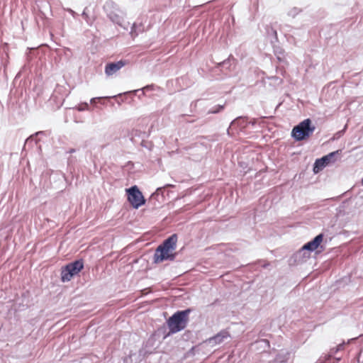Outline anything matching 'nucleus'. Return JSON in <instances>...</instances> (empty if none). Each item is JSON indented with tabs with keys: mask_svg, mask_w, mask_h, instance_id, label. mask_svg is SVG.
Masks as SVG:
<instances>
[{
	"mask_svg": "<svg viewBox=\"0 0 363 363\" xmlns=\"http://www.w3.org/2000/svg\"><path fill=\"white\" fill-rule=\"evenodd\" d=\"M344 345H345L344 343L338 345L335 347V352H337L338 351L343 350V348H344Z\"/></svg>",
	"mask_w": 363,
	"mask_h": 363,
	"instance_id": "obj_28",
	"label": "nucleus"
},
{
	"mask_svg": "<svg viewBox=\"0 0 363 363\" xmlns=\"http://www.w3.org/2000/svg\"><path fill=\"white\" fill-rule=\"evenodd\" d=\"M274 53L275 56L277 57V59L279 62H282L285 61V51L284 50L279 46V45H274Z\"/></svg>",
	"mask_w": 363,
	"mask_h": 363,
	"instance_id": "obj_14",
	"label": "nucleus"
},
{
	"mask_svg": "<svg viewBox=\"0 0 363 363\" xmlns=\"http://www.w3.org/2000/svg\"><path fill=\"white\" fill-rule=\"evenodd\" d=\"M271 79H274L276 81H279L278 84H281L282 82V79L277 77H272Z\"/></svg>",
	"mask_w": 363,
	"mask_h": 363,
	"instance_id": "obj_30",
	"label": "nucleus"
},
{
	"mask_svg": "<svg viewBox=\"0 0 363 363\" xmlns=\"http://www.w3.org/2000/svg\"><path fill=\"white\" fill-rule=\"evenodd\" d=\"M43 131H39V132L35 133V135H40V134H43Z\"/></svg>",
	"mask_w": 363,
	"mask_h": 363,
	"instance_id": "obj_36",
	"label": "nucleus"
},
{
	"mask_svg": "<svg viewBox=\"0 0 363 363\" xmlns=\"http://www.w3.org/2000/svg\"><path fill=\"white\" fill-rule=\"evenodd\" d=\"M166 186H173V185L171 184H167Z\"/></svg>",
	"mask_w": 363,
	"mask_h": 363,
	"instance_id": "obj_37",
	"label": "nucleus"
},
{
	"mask_svg": "<svg viewBox=\"0 0 363 363\" xmlns=\"http://www.w3.org/2000/svg\"><path fill=\"white\" fill-rule=\"evenodd\" d=\"M190 335H191V331H189V330L186 331V332L184 334V336H185V335H186V336H187V337H189Z\"/></svg>",
	"mask_w": 363,
	"mask_h": 363,
	"instance_id": "obj_35",
	"label": "nucleus"
},
{
	"mask_svg": "<svg viewBox=\"0 0 363 363\" xmlns=\"http://www.w3.org/2000/svg\"><path fill=\"white\" fill-rule=\"evenodd\" d=\"M123 96V94H119L116 96H108V97H94V98H92L91 100H90V103L91 104H94L96 101H100L103 99H110V98H116V97H122Z\"/></svg>",
	"mask_w": 363,
	"mask_h": 363,
	"instance_id": "obj_23",
	"label": "nucleus"
},
{
	"mask_svg": "<svg viewBox=\"0 0 363 363\" xmlns=\"http://www.w3.org/2000/svg\"><path fill=\"white\" fill-rule=\"evenodd\" d=\"M266 32L268 37H272L275 41H278L277 30L270 26H267Z\"/></svg>",
	"mask_w": 363,
	"mask_h": 363,
	"instance_id": "obj_19",
	"label": "nucleus"
},
{
	"mask_svg": "<svg viewBox=\"0 0 363 363\" xmlns=\"http://www.w3.org/2000/svg\"><path fill=\"white\" fill-rule=\"evenodd\" d=\"M145 133H143L142 131L139 130H133L130 134V140L133 143H137L138 141L136 140V137H138V138H143V137L145 136Z\"/></svg>",
	"mask_w": 363,
	"mask_h": 363,
	"instance_id": "obj_17",
	"label": "nucleus"
},
{
	"mask_svg": "<svg viewBox=\"0 0 363 363\" xmlns=\"http://www.w3.org/2000/svg\"><path fill=\"white\" fill-rule=\"evenodd\" d=\"M255 345H259L263 348V350H265L269 348V342L266 339H261L255 342Z\"/></svg>",
	"mask_w": 363,
	"mask_h": 363,
	"instance_id": "obj_20",
	"label": "nucleus"
},
{
	"mask_svg": "<svg viewBox=\"0 0 363 363\" xmlns=\"http://www.w3.org/2000/svg\"><path fill=\"white\" fill-rule=\"evenodd\" d=\"M301 12V9L296 7L291 9L289 12L288 15L292 18L296 17Z\"/></svg>",
	"mask_w": 363,
	"mask_h": 363,
	"instance_id": "obj_24",
	"label": "nucleus"
},
{
	"mask_svg": "<svg viewBox=\"0 0 363 363\" xmlns=\"http://www.w3.org/2000/svg\"><path fill=\"white\" fill-rule=\"evenodd\" d=\"M248 118L247 116H238L231 121L230 126L227 129V134L229 136H233L234 135V130H245L248 125L247 121Z\"/></svg>",
	"mask_w": 363,
	"mask_h": 363,
	"instance_id": "obj_8",
	"label": "nucleus"
},
{
	"mask_svg": "<svg viewBox=\"0 0 363 363\" xmlns=\"http://www.w3.org/2000/svg\"><path fill=\"white\" fill-rule=\"evenodd\" d=\"M257 120L254 118L252 121L248 122V124H251L252 125H255L257 123Z\"/></svg>",
	"mask_w": 363,
	"mask_h": 363,
	"instance_id": "obj_32",
	"label": "nucleus"
},
{
	"mask_svg": "<svg viewBox=\"0 0 363 363\" xmlns=\"http://www.w3.org/2000/svg\"><path fill=\"white\" fill-rule=\"evenodd\" d=\"M89 105L88 103L86 102H84V103H82L80 104H79L77 107V109L79 111H86V110H89Z\"/></svg>",
	"mask_w": 363,
	"mask_h": 363,
	"instance_id": "obj_26",
	"label": "nucleus"
},
{
	"mask_svg": "<svg viewBox=\"0 0 363 363\" xmlns=\"http://www.w3.org/2000/svg\"><path fill=\"white\" fill-rule=\"evenodd\" d=\"M104 9L110 21L124 30H128L130 23L125 21L123 11L117 7L115 3L106 1L104 6Z\"/></svg>",
	"mask_w": 363,
	"mask_h": 363,
	"instance_id": "obj_3",
	"label": "nucleus"
},
{
	"mask_svg": "<svg viewBox=\"0 0 363 363\" xmlns=\"http://www.w3.org/2000/svg\"><path fill=\"white\" fill-rule=\"evenodd\" d=\"M358 363H363V354L362 352L359 353V357H358Z\"/></svg>",
	"mask_w": 363,
	"mask_h": 363,
	"instance_id": "obj_29",
	"label": "nucleus"
},
{
	"mask_svg": "<svg viewBox=\"0 0 363 363\" xmlns=\"http://www.w3.org/2000/svg\"><path fill=\"white\" fill-rule=\"evenodd\" d=\"M143 31V27L141 23L137 24L136 23H134L131 26L130 34L133 37L137 36L140 33Z\"/></svg>",
	"mask_w": 363,
	"mask_h": 363,
	"instance_id": "obj_16",
	"label": "nucleus"
},
{
	"mask_svg": "<svg viewBox=\"0 0 363 363\" xmlns=\"http://www.w3.org/2000/svg\"><path fill=\"white\" fill-rule=\"evenodd\" d=\"M125 62L123 60L107 63L105 67V74L107 76H112L125 66Z\"/></svg>",
	"mask_w": 363,
	"mask_h": 363,
	"instance_id": "obj_10",
	"label": "nucleus"
},
{
	"mask_svg": "<svg viewBox=\"0 0 363 363\" xmlns=\"http://www.w3.org/2000/svg\"><path fill=\"white\" fill-rule=\"evenodd\" d=\"M337 352H335V348H332L329 352L328 354H327L325 357V360H324V363H329V361L330 360V359L333 357V355L335 354H336Z\"/></svg>",
	"mask_w": 363,
	"mask_h": 363,
	"instance_id": "obj_25",
	"label": "nucleus"
},
{
	"mask_svg": "<svg viewBox=\"0 0 363 363\" xmlns=\"http://www.w3.org/2000/svg\"><path fill=\"white\" fill-rule=\"evenodd\" d=\"M67 11L73 16L74 18H77V17L79 16V15L71 9H67Z\"/></svg>",
	"mask_w": 363,
	"mask_h": 363,
	"instance_id": "obj_27",
	"label": "nucleus"
},
{
	"mask_svg": "<svg viewBox=\"0 0 363 363\" xmlns=\"http://www.w3.org/2000/svg\"><path fill=\"white\" fill-rule=\"evenodd\" d=\"M84 269V260L79 259L69 262L62 268L61 280L63 282L70 281Z\"/></svg>",
	"mask_w": 363,
	"mask_h": 363,
	"instance_id": "obj_5",
	"label": "nucleus"
},
{
	"mask_svg": "<svg viewBox=\"0 0 363 363\" xmlns=\"http://www.w3.org/2000/svg\"><path fill=\"white\" fill-rule=\"evenodd\" d=\"M177 240L178 236L174 233L158 245L153 256V262L158 264L166 260L174 261L177 255V253L173 252L177 248Z\"/></svg>",
	"mask_w": 363,
	"mask_h": 363,
	"instance_id": "obj_1",
	"label": "nucleus"
},
{
	"mask_svg": "<svg viewBox=\"0 0 363 363\" xmlns=\"http://www.w3.org/2000/svg\"><path fill=\"white\" fill-rule=\"evenodd\" d=\"M311 256V252L306 250L303 249V246L294 254V258L295 262H303L306 260V259L309 258Z\"/></svg>",
	"mask_w": 363,
	"mask_h": 363,
	"instance_id": "obj_11",
	"label": "nucleus"
},
{
	"mask_svg": "<svg viewBox=\"0 0 363 363\" xmlns=\"http://www.w3.org/2000/svg\"><path fill=\"white\" fill-rule=\"evenodd\" d=\"M315 128V127L312 125L311 120L306 118L293 128L291 137L296 141L304 140L313 134Z\"/></svg>",
	"mask_w": 363,
	"mask_h": 363,
	"instance_id": "obj_4",
	"label": "nucleus"
},
{
	"mask_svg": "<svg viewBox=\"0 0 363 363\" xmlns=\"http://www.w3.org/2000/svg\"><path fill=\"white\" fill-rule=\"evenodd\" d=\"M76 152V150H75V149H74V148H71V149H69V150L67 151V153H70V154H71V153H74V152Z\"/></svg>",
	"mask_w": 363,
	"mask_h": 363,
	"instance_id": "obj_34",
	"label": "nucleus"
},
{
	"mask_svg": "<svg viewBox=\"0 0 363 363\" xmlns=\"http://www.w3.org/2000/svg\"><path fill=\"white\" fill-rule=\"evenodd\" d=\"M43 7H47L50 9V5L48 1H43Z\"/></svg>",
	"mask_w": 363,
	"mask_h": 363,
	"instance_id": "obj_31",
	"label": "nucleus"
},
{
	"mask_svg": "<svg viewBox=\"0 0 363 363\" xmlns=\"http://www.w3.org/2000/svg\"><path fill=\"white\" fill-rule=\"evenodd\" d=\"M154 87H155L154 84H150V85H147V86L143 87L142 89H136V90H134V91H128V92H125V93H123L122 94H123V96H124V95L128 94H135L138 92H141V94H140L138 96V97L140 98L141 96H144L145 95V91H149L154 90Z\"/></svg>",
	"mask_w": 363,
	"mask_h": 363,
	"instance_id": "obj_15",
	"label": "nucleus"
},
{
	"mask_svg": "<svg viewBox=\"0 0 363 363\" xmlns=\"http://www.w3.org/2000/svg\"><path fill=\"white\" fill-rule=\"evenodd\" d=\"M290 354L287 352H281L277 354L274 359L270 361V363H286L289 358Z\"/></svg>",
	"mask_w": 363,
	"mask_h": 363,
	"instance_id": "obj_13",
	"label": "nucleus"
},
{
	"mask_svg": "<svg viewBox=\"0 0 363 363\" xmlns=\"http://www.w3.org/2000/svg\"><path fill=\"white\" fill-rule=\"evenodd\" d=\"M224 109V105H218L215 107H213L211 110L208 111V113H218L222 110Z\"/></svg>",
	"mask_w": 363,
	"mask_h": 363,
	"instance_id": "obj_22",
	"label": "nucleus"
},
{
	"mask_svg": "<svg viewBox=\"0 0 363 363\" xmlns=\"http://www.w3.org/2000/svg\"><path fill=\"white\" fill-rule=\"evenodd\" d=\"M128 201L133 208H138L145 203V199L137 186L126 189Z\"/></svg>",
	"mask_w": 363,
	"mask_h": 363,
	"instance_id": "obj_6",
	"label": "nucleus"
},
{
	"mask_svg": "<svg viewBox=\"0 0 363 363\" xmlns=\"http://www.w3.org/2000/svg\"><path fill=\"white\" fill-rule=\"evenodd\" d=\"M82 18L86 21L88 25H91L94 21V16L89 15L88 8H85L82 13Z\"/></svg>",
	"mask_w": 363,
	"mask_h": 363,
	"instance_id": "obj_18",
	"label": "nucleus"
},
{
	"mask_svg": "<svg viewBox=\"0 0 363 363\" xmlns=\"http://www.w3.org/2000/svg\"><path fill=\"white\" fill-rule=\"evenodd\" d=\"M323 237L324 235L323 233L318 234L312 240L303 245V249L309 251L311 253L314 252L319 246H320Z\"/></svg>",
	"mask_w": 363,
	"mask_h": 363,
	"instance_id": "obj_9",
	"label": "nucleus"
},
{
	"mask_svg": "<svg viewBox=\"0 0 363 363\" xmlns=\"http://www.w3.org/2000/svg\"><path fill=\"white\" fill-rule=\"evenodd\" d=\"M191 311H193V309L188 308L185 310L177 311L171 315L167 320L169 333L165 337L183 330L188 324L189 315Z\"/></svg>",
	"mask_w": 363,
	"mask_h": 363,
	"instance_id": "obj_2",
	"label": "nucleus"
},
{
	"mask_svg": "<svg viewBox=\"0 0 363 363\" xmlns=\"http://www.w3.org/2000/svg\"><path fill=\"white\" fill-rule=\"evenodd\" d=\"M341 359V357H335L333 363H338Z\"/></svg>",
	"mask_w": 363,
	"mask_h": 363,
	"instance_id": "obj_33",
	"label": "nucleus"
},
{
	"mask_svg": "<svg viewBox=\"0 0 363 363\" xmlns=\"http://www.w3.org/2000/svg\"><path fill=\"white\" fill-rule=\"evenodd\" d=\"M341 153L342 150H337L336 151L330 152L326 155H324L321 158L315 160L313 167V172L317 174L323 169V168H325L330 162H334L335 161L334 159L335 156L340 155Z\"/></svg>",
	"mask_w": 363,
	"mask_h": 363,
	"instance_id": "obj_7",
	"label": "nucleus"
},
{
	"mask_svg": "<svg viewBox=\"0 0 363 363\" xmlns=\"http://www.w3.org/2000/svg\"><path fill=\"white\" fill-rule=\"evenodd\" d=\"M229 336H230V335H229L228 332H227L225 330H222L220 333H218L217 335H216L215 336L211 337L209 339V342L212 343V344H220L222 342H223V340L225 339H226L227 337H228Z\"/></svg>",
	"mask_w": 363,
	"mask_h": 363,
	"instance_id": "obj_12",
	"label": "nucleus"
},
{
	"mask_svg": "<svg viewBox=\"0 0 363 363\" xmlns=\"http://www.w3.org/2000/svg\"><path fill=\"white\" fill-rule=\"evenodd\" d=\"M232 63L230 57L218 64V67H221V69H230Z\"/></svg>",
	"mask_w": 363,
	"mask_h": 363,
	"instance_id": "obj_21",
	"label": "nucleus"
}]
</instances>
